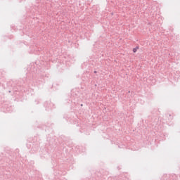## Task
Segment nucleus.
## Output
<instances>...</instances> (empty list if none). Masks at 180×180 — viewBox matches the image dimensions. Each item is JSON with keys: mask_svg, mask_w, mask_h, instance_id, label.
<instances>
[{"mask_svg": "<svg viewBox=\"0 0 180 180\" xmlns=\"http://www.w3.org/2000/svg\"><path fill=\"white\" fill-rule=\"evenodd\" d=\"M56 86H59L60 84H58V83L53 84V86H56Z\"/></svg>", "mask_w": 180, "mask_h": 180, "instance_id": "7ed1b4c3", "label": "nucleus"}, {"mask_svg": "<svg viewBox=\"0 0 180 180\" xmlns=\"http://www.w3.org/2000/svg\"><path fill=\"white\" fill-rule=\"evenodd\" d=\"M174 119V116H172L171 114H169V120H172Z\"/></svg>", "mask_w": 180, "mask_h": 180, "instance_id": "f03ea898", "label": "nucleus"}, {"mask_svg": "<svg viewBox=\"0 0 180 180\" xmlns=\"http://www.w3.org/2000/svg\"><path fill=\"white\" fill-rule=\"evenodd\" d=\"M139 46H136L135 48H134L132 49L133 53H136L137 50H139Z\"/></svg>", "mask_w": 180, "mask_h": 180, "instance_id": "f257e3e1", "label": "nucleus"}, {"mask_svg": "<svg viewBox=\"0 0 180 180\" xmlns=\"http://www.w3.org/2000/svg\"><path fill=\"white\" fill-rule=\"evenodd\" d=\"M97 72H97V71H96V70L94 72V74H96Z\"/></svg>", "mask_w": 180, "mask_h": 180, "instance_id": "20e7f679", "label": "nucleus"}, {"mask_svg": "<svg viewBox=\"0 0 180 180\" xmlns=\"http://www.w3.org/2000/svg\"><path fill=\"white\" fill-rule=\"evenodd\" d=\"M81 106H83V105H82V104H81Z\"/></svg>", "mask_w": 180, "mask_h": 180, "instance_id": "423d86ee", "label": "nucleus"}, {"mask_svg": "<svg viewBox=\"0 0 180 180\" xmlns=\"http://www.w3.org/2000/svg\"><path fill=\"white\" fill-rule=\"evenodd\" d=\"M128 94H130V91H128Z\"/></svg>", "mask_w": 180, "mask_h": 180, "instance_id": "39448f33", "label": "nucleus"}]
</instances>
